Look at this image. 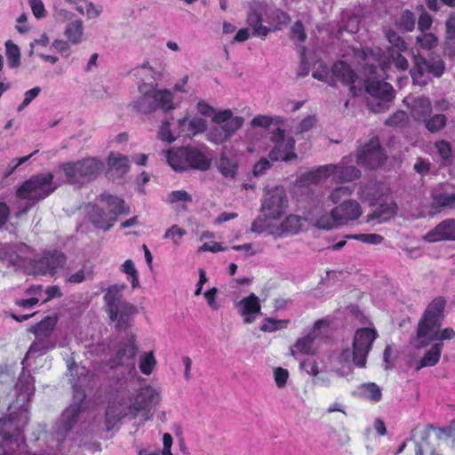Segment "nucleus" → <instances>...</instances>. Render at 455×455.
<instances>
[{
  "mask_svg": "<svg viewBox=\"0 0 455 455\" xmlns=\"http://www.w3.org/2000/svg\"><path fill=\"white\" fill-rule=\"evenodd\" d=\"M388 43L391 44L388 49L390 51H406L407 45L403 39L394 30H388L386 34Z\"/></svg>",
  "mask_w": 455,
  "mask_h": 455,
  "instance_id": "obj_48",
  "label": "nucleus"
},
{
  "mask_svg": "<svg viewBox=\"0 0 455 455\" xmlns=\"http://www.w3.org/2000/svg\"><path fill=\"white\" fill-rule=\"evenodd\" d=\"M289 323L288 320H275L267 317L260 326V330L265 332H272L277 330L284 329Z\"/></svg>",
  "mask_w": 455,
  "mask_h": 455,
  "instance_id": "obj_50",
  "label": "nucleus"
},
{
  "mask_svg": "<svg viewBox=\"0 0 455 455\" xmlns=\"http://www.w3.org/2000/svg\"><path fill=\"white\" fill-rule=\"evenodd\" d=\"M354 239L371 244H379L383 237L378 234H359L351 236Z\"/></svg>",
  "mask_w": 455,
  "mask_h": 455,
  "instance_id": "obj_59",
  "label": "nucleus"
},
{
  "mask_svg": "<svg viewBox=\"0 0 455 455\" xmlns=\"http://www.w3.org/2000/svg\"><path fill=\"white\" fill-rule=\"evenodd\" d=\"M108 349L111 355L108 364L111 369L126 366L130 369V374H136L135 356L138 347L135 343V336L132 333L127 332L125 338L122 339H111Z\"/></svg>",
  "mask_w": 455,
  "mask_h": 455,
  "instance_id": "obj_9",
  "label": "nucleus"
},
{
  "mask_svg": "<svg viewBox=\"0 0 455 455\" xmlns=\"http://www.w3.org/2000/svg\"><path fill=\"white\" fill-rule=\"evenodd\" d=\"M32 254V248L24 243H8L7 261L13 266L22 267Z\"/></svg>",
  "mask_w": 455,
  "mask_h": 455,
  "instance_id": "obj_25",
  "label": "nucleus"
},
{
  "mask_svg": "<svg viewBox=\"0 0 455 455\" xmlns=\"http://www.w3.org/2000/svg\"><path fill=\"white\" fill-rule=\"evenodd\" d=\"M429 243L455 240V219H446L431 229L425 236Z\"/></svg>",
  "mask_w": 455,
  "mask_h": 455,
  "instance_id": "obj_22",
  "label": "nucleus"
},
{
  "mask_svg": "<svg viewBox=\"0 0 455 455\" xmlns=\"http://www.w3.org/2000/svg\"><path fill=\"white\" fill-rule=\"evenodd\" d=\"M83 32L84 23L80 19L72 20L66 26L65 35L73 44H78L82 42Z\"/></svg>",
  "mask_w": 455,
  "mask_h": 455,
  "instance_id": "obj_37",
  "label": "nucleus"
},
{
  "mask_svg": "<svg viewBox=\"0 0 455 455\" xmlns=\"http://www.w3.org/2000/svg\"><path fill=\"white\" fill-rule=\"evenodd\" d=\"M334 216H339L342 224L348 220H355L362 214L361 206L355 200H345L333 209Z\"/></svg>",
  "mask_w": 455,
  "mask_h": 455,
  "instance_id": "obj_26",
  "label": "nucleus"
},
{
  "mask_svg": "<svg viewBox=\"0 0 455 455\" xmlns=\"http://www.w3.org/2000/svg\"><path fill=\"white\" fill-rule=\"evenodd\" d=\"M315 124V116H308L300 121V123L296 127L295 133L299 134V133L308 132L309 130H311L313 128Z\"/></svg>",
  "mask_w": 455,
  "mask_h": 455,
  "instance_id": "obj_61",
  "label": "nucleus"
},
{
  "mask_svg": "<svg viewBox=\"0 0 455 455\" xmlns=\"http://www.w3.org/2000/svg\"><path fill=\"white\" fill-rule=\"evenodd\" d=\"M288 205L285 189L283 187H275L268 190L265 195L261 204V212L265 217L279 219Z\"/></svg>",
  "mask_w": 455,
  "mask_h": 455,
  "instance_id": "obj_19",
  "label": "nucleus"
},
{
  "mask_svg": "<svg viewBox=\"0 0 455 455\" xmlns=\"http://www.w3.org/2000/svg\"><path fill=\"white\" fill-rule=\"evenodd\" d=\"M186 233L185 229L179 228L177 225H173L166 230L164 235V239H172L174 244H179Z\"/></svg>",
  "mask_w": 455,
  "mask_h": 455,
  "instance_id": "obj_55",
  "label": "nucleus"
},
{
  "mask_svg": "<svg viewBox=\"0 0 455 455\" xmlns=\"http://www.w3.org/2000/svg\"><path fill=\"white\" fill-rule=\"evenodd\" d=\"M238 311L243 316L244 323H251L256 320V315L261 314L259 299L251 293L249 296L242 299L237 304Z\"/></svg>",
  "mask_w": 455,
  "mask_h": 455,
  "instance_id": "obj_24",
  "label": "nucleus"
},
{
  "mask_svg": "<svg viewBox=\"0 0 455 455\" xmlns=\"http://www.w3.org/2000/svg\"><path fill=\"white\" fill-rule=\"evenodd\" d=\"M192 196L185 190H176L172 191L169 195V201L171 203H178V202H192Z\"/></svg>",
  "mask_w": 455,
  "mask_h": 455,
  "instance_id": "obj_60",
  "label": "nucleus"
},
{
  "mask_svg": "<svg viewBox=\"0 0 455 455\" xmlns=\"http://www.w3.org/2000/svg\"><path fill=\"white\" fill-rule=\"evenodd\" d=\"M432 113V105L427 98H419L415 101L413 115L419 121H424Z\"/></svg>",
  "mask_w": 455,
  "mask_h": 455,
  "instance_id": "obj_41",
  "label": "nucleus"
},
{
  "mask_svg": "<svg viewBox=\"0 0 455 455\" xmlns=\"http://www.w3.org/2000/svg\"><path fill=\"white\" fill-rule=\"evenodd\" d=\"M435 147L443 163H446L450 160L451 156V147L448 141H436Z\"/></svg>",
  "mask_w": 455,
  "mask_h": 455,
  "instance_id": "obj_54",
  "label": "nucleus"
},
{
  "mask_svg": "<svg viewBox=\"0 0 455 455\" xmlns=\"http://www.w3.org/2000/svg\"><path fill=\"white\" fill-rule=\"evenodd\" d=\"M396 213L395 204H380L371 215V220H377L378 222H385L394 217Z\"/></svg>",
  "mask_w": 455,
  "mask_h": 455,
  "instance_id": "obj_43",
  "label": "nucleus"
},
{
  "mask_svg": "<svg viewBox=\"0 0 455 455\" xmlns=\"http://www.w3.org/2000/svg\"><path fill=\"white\" fill-rule=\"evenodd\" d=\"M306 219L301 218L298 215H289L281 223V229L283 233L298 234L302 226L304 225Z\"/></svg>",
  "mask_w": 455,
  "mask_h": 455,
  "instance_id": "obj_38",
  "label": "nucleus"
},
{
  "mask_svg": "<svg viewBox=\"0 0 455 455\" xmlns=\"http://www.w3.org/2000/svg\"><path fill=\"white\" fill-rule=\"evenodd\" d=\"M275 381L278 387H283L286 385L289 372L286 369L278 367L274 371Z\"/></svg>",
  "mask_w": 455,
  "mask_h": 455,
  "instance_id": "obj_63",
  "label": "nucleus"
},
{
  "mask_svg": "<svg viewBox=\"0 0 455 455\" xmlns=\"http://www.w3.org/2000/svg\"><path fill=\"white\" fill-rule=\"evenodd\" d=\"M316 227L322 229H331L343 225L339 216H334L333 210L330 215H323L316 220Z\"/></svg>",
  "mask_w": 455,
  "mask_h": 455,
  "instance_id": "obj_47",
  "label": "nucleus"
},
{
  "mask_svg": "<svg viewBox=\"0 0 455 455\" xmlns=\"http://www.w3.org/2000/svg\"><path fill=\"white\" fill-rule=\"evenodd\" d=\"M360 390L363 396L374 403L379 402L381 400V390L379 387L373 382L363 384L360 387Z\"/></svg>",
  "mask_w": 455,
  "mask_h": 455,
  "instance_id": "obj_45",
  "label": "nucleus"
},
{
  "mask_svg": "<svg viewBox=\"0 0 455 455\" xmlns=\"http://www.w3.org/2000/svg\"><path fill=\"white\" fill-rule=\"evenodd\" d=\"M352 156H344L338 164H325L305 172L300 181L305 184H316L322 180L332 177L338 182H352L361 177V171L354 165Z\"/></svg>",
  "mask_w": 455,
  "mask_h": 455,
  "instance_id": "obj_4",
  "label": "nucleus"
},
{
  "mask_svg": "<svg viewBox=\"0 0 455 455\" xmlns=\"http://www.w3.org/2000/svg\"><path fill=\"white\" fill-rule=\"evenodd\" d=\"M407 115L404 111H396L394 115L389 116L385 124L389 126H399L405 122Z\"/></svg>",
  "mask_w": 455,
  "mask_h": 455,
  "instance_id": "obj_62",
  "label": "nucleus"
},
{
  "mask_svg": "<svg viewBox=\"0 0 455 455\" xmlns=\"http://www.w3.org/2000/svg\"><path fill=\"white\" fill-rule=\"evenodd\" d=\"M166 158L169 165L176 172L188 169L207 171L211 167L212 157L206 148L196 147H180L167 151Z\"/></svg>",
  "mask_w": 455,
  "mask_h": 455,
  "instance_id": "obj_5",
  "label": "nucleus"
},
{
  "mask_svg": "<svg viewBox=\"0 0 455 455\" xmlns=\"http://www.w3.org/2000/svg\"><path fill=\"white\" fill-rule=\"evenodd\" d=\"M7 65L10 68H16L20 65V51L17 44L8 40L5 43Z\"/></svg>",
  "mask_w": 455,
  "mask_h": 455,
  "instance_id": "obj_42",
  "label": "nucleus"
},
{
  "mask_svg": "<svg viewBox=\"0 0 455 455\" xmlns=\"http://www.w3.org/2000/svg\"><path fill=\"white\" fill-rule=\"evenodd\" d=\"M156 363L153 352L146 353L140 357L139 368L145 375H149Z\"/></svg>",
  "mask_w": 455,
  "mask_h": 455,
  "instance_id": "obj_51",
  "label": "nucleus"
},
{
  "mask_svg": "<svg viewBox=\"0 0 455 455\" xmlns=\"http://www.w3.org/2000/svg\"><path fill=\"white\" fill-rule=\"evenodd\" d=\"M123 271L127 274L128 280L131 282L132 287L134 289L139 286L138 271L135 268L132 259H127L122 265Z\"/></svg>",
  "mask_w": 455,
  "mask_h": 455,
  "instance_id": "obj_52",
  "label": "nucleus"
},
{
  "mask_svg": "<svg viewBox=\"0 0 455 455\" xmlns=\"http://www.w3.org/2000/svg\"><path fill=\"white\" fill-rule=\"evenodd\" d=\"M69 383L74 391L73 403L62 412L57 422L56 435L59 440H64L75 426L82 420L85 413L84 387H88L92 379L90 371L76 363L68 364Z\"/></svg>",
  "mask_w": 455,
  "mask_h": 455,
  "instance_id": "obj_2",
  "label": "nucleus"
},
{
  "mask_svg": "<svg viewBox=\"0 0 455 455\" xmlns=\"http://www.w3.org/2000/svg\"><path fill=\"white\" fill-rule=\"evenodd\" d=\"M313 77L327 83L330 86H336L338 82H340L343 85L349 87L352 96H357V92L355 82L357 79L356 73L351 68V67L343 60L335 62L331 69L323 68L322 70H315L312 74Z\"/></svg>",
  "mask_w": 455,
  "mask_h": 455,
  "instance_id": "obj_13",
  "label": "nucleus"
},
{
  "mask_svg": "<svg viewBox=\"0 0 455 455\" xmlns=\"http://www.w3.org/2000/svg\"><path fill=\"white\" fill-rule=\"evenodd\" d=\"M446 300L443 297L435 298L427 307L418 323L417 338L435 335L437 328H441L444 319Z\"/></svg>",
  "mask_w": 455,
  "mask_h": 455,
  "instance_id": "obj_14",
  "label": "nucleus"
},
{
  "mask_svg": "<svg viewBox=\"0 0 455 455\" xmlns=\"http://www.w3.org/2000/svg\"><path fill=\"white\" fill-rule=\"evenodd\" d=\"M60 186L54 180L52 172H42L32 175L16 190V196L20 199L40 202L51 196Z\"/></svg>",
  "mask_w": 455,
  "mask_h": 455,
  "instance_id": "obj_8",
  "label": "nucleus"
},
{
  "mask_svg": "<svg viewBox=\"0 0 455 455\" xmlns=\"http://www.w3.org/2000/svg\"><path fill=\"white\" fill-rule=\"evenodd\" d=\"M385 160L384 149L380 147L379 139L376 137L359 148L356 153L357 164L368 169L379 168L384 164Z\"/></svg>",
  "mask_w": 455,
  "mask_h": 455,
  "instance_id": "obj_18",
  "label": "nucleus"
},
{
  "mask_svg": "<svg viewBox=\"0 0 455 455\" xmlns=\"http://www.w3.org/2000/svg\"><path fill=\"white\" fill-rule=\"evenodd\" d=\"M158 138L164 141H168V142L174 141L175 138L172 134V132L170 129V124L168 121H164L162 123L159 132H158Z\"/></svg>",
  "mask_w": 455,
  "mask_h": 455,
  "instance_id": "obj_64",
  "label": "nucleus"
},
{
  "mask_svg": "<svg viewBox=\"0 0 455 455\" xmlns=\"http://www.w3.org/2000/svg\"><path fill=\"white\" fill-rule=\"evenodd\" d=\"M423 123L428 132L435 133L441 131L446 125L447 118L443 114H436L432 116L430 115Z\"/></svg>",
  "mask_w": 455,
  "mask_h": 455,
  "instance_id": "obj_44",
  "label": "nucleus"
},
{
  "mask_svg": "<svg viewBox=\"0 0 455 455\" xmlns=\"http://www.w3.org/2000/svg\"><path fill=\"white\" fill-rule=\"evenodd\" d=\"M444 61L437 55H429L428 58L420 54L413 55V66L410 74L414 84L425 86L430 80V76L441 77L444 72Z\"/></svg>",
  "mask_w": 455,
  "mask_h": 455,
  "instance_id": "obj_12",
  "label": "nucleus"
},
{
  "mask_svg": "<svg viewBox=\"0 0 455 455\" xmlns=\"http://www.w3.org/2000/svg\"><path fill=\"white\" fill-rule=\"evenodd\" d=\"M135 307L124 300L116 305L107 312L111 321L116 322V331H121L127 328L130 317L135 313Z\"/></svg>",
  "mask_w": 455,
  "mask_h": 455,
  "instance_id": "obj_23",
  "label": "nucleus"
},
{
  "mask_svg": "<svg viewBox=\"0 0 455 455\" xmlns=\"http://www.w3.org/2000/svg\"><path fill=\"white\" fill-rule=\"evenodd\" d=\"M179 128L181 132H188V136L196 135L206 131L207 122L199 116H194L191 119L185 116L179 120Z\"/></svg>",
  "mask_w": 455,
  "mask_h": 455,
  "instance_id": "obj_28",
  "label": "nucleus"
},
{
  "mask_svg": "<svg viewBox=\"0 0 455 455\" xmlns=\"http://www.w3.org/2000/svg\"><path fill=\"white\" fill-rule=\"evenodd\" d=\"M126 417L131 419L128 406L120 409L115 404L108 405L106 411V425L108 429H111L116 422Z\"/></svg>",
  "mask_w": 455,
  "mask_h": 455,
  "instance_id": "obj_35",
  "label": "nucleus"
},
{
  "mask_svg": "<svg viewBox=\"0 0 455 455\" xmlns=\"http://www.w3.org/2000/svg\"><path fill=\"white\" fill-rule=\"evenodd\" d=\"M443 347V342L435 343L421 358L417 369L419 370L423 367H430L435 365L440 360Z\"/></svg>",
  "mask_w": 455,
  "mask_h": 455,
  "instance_id": "obj_33",
  "label": "nucleus"
},
{
  "mask_svg": "<svg viewBox=\"0 0 455 455\" xmlns=\"http://www.w3.org/2000/svg\"><path fill=\"white\" fill-rule=\"evenodd\" d=\"M355 184L338 187L331 191L330 199L332 201V203L337 204L342 196L351 195L355 189Z\"/></svg>",
  "mask_w": 455,
  "mask_h": 455,
  "instance_id": "obj_53",
  "label": "nucleus"
},
{
  "mask_svg": "<svg viewBox=\"0 0 455 455\" xmlns=\"http://www.w3.org/2000/svg\"><path fill=\"white\" fill-rule=\"evenodd\" d=\"M133 76L141 77L142 83L139 85L140 97L133 102V108L142 114H150L157 109L168 111L173 108L172 93L168 90H157L150 78L156 81V72L149 66L148 61L132 70Z\"/></svg>",
  "mask_w": 455,
  "mask_h": 455,
  "instance_id": "obj_3",
  "label": "nucleus"
},
{
  "mask_svg": "<svg viewBox=\"0 0 455 455\" xmlns=\"http://www.w3.org/2000/svg\"><path fill=\"white\" fill-rule=\"evenodd\" d=\"M403 51H390L388 53L395 66L401 70H406L409 67L407 60L402 55Z\"/></svg>",
  "mask_w": 455,
  "mask_h": 455,
  "instance_id": "obj_58",
  "label": "nucleus"
},
{
  "mask_svg": "<svg viewBox=\"0 0 455 455\" xmlns=\"http://www.w3.org/2000/svg\"><path fill=\"white\" fill-rule=\"evenodd\" d=\"M381 195L379 185L374 180H369L365 184H361L358 190L360 199L369 203L370 205H374Z\"/></svg>",
  "mask_w": 455,
  "mask_h": 455,
  "instance_id": "obj_29",
  "label": "nucleus"
},
{
  "mask_svg": "<svg viewBox=\"0 0 455 455\" xmlns=\"http://www.w3.org/2000/svg\"><path fill=\"white\" fill-rule=\"evenodd\" d=\"M56 316H46L41 322L37 323L29 329L35 335V340L31 343L22 364L25 361L33 356H41L56 347V339L53 331L57 324Z\"/></svg>",
  "mask_w": 455,
  "mask_h": 455,
  "instance_id": "obj_7",
  "label": "nucleus"
},
{
  "mask_svg": "<svg viewBox=\"0 0 455 455\" xmlns=\"http://www.w3.org/2000/svg\"><path fill=\"white\" fill-rule=\"evenodd\" d=\"M103 168V163L95 157H87L59 165L63 172L66 183L83 186L94 180Z\"/></svg>",
  "mask_w": 455,
  "mask_h": 455,
  "instance_id": "obj_6",
  "label": "nucleus"
},
{
  "mask_svg": "<svg viewBox=\"0 0 455 455\" xmlns=\"http://www.w3.org/2000/svg\"><path fill=\"white\" fill-rule=\"evenodd\" d=\"M271 141L274 143L273 148L270 150L268 156L271 161L289 162L297 159L295 153V140L292 137H285L284 131L276 128L271 136Z\"/></svg>",
  "mask_w": 455,
  "mask_h": 455,
  "instance_id": "obj_16",
  "label": "nucleus"
},
{
  "mask_svg": "<svg viewBox=\"0 0 455 455\" xmlns=\"http://www.w3.org/2000/svg\"><path fill=\"white\" fill-rule=\"evenodd\" d=\"M159 400L160 395L156 389L151 386L142 387L134 397L131 399V404L128 406L131 419H135L140 411L145 412V420L150 419V410L152 406L159 403Z\"/></svg>",
  "mask_w": 455,
  "mask_h": 455,
  "instance_id": "obj_17",
  "label": "nucleus"
},
{
  "mask_svg": "<svg viewBox=\"0 0 455 455\" xmlns=\"http://www.w3.org/2000/svg\"><path fill=\"white\" fill-rule=\"evenodd\" d=\"M219 172L226 178L235 179L237 174L238 164L235 157H229L222 153L217 161Z\"/></svg>",
  "mask_w": 455,
  "mask_h": 455,
  "instance_id": "obj_31",
  "label": "nucleus"
},
{
  "mask_svg": "<svg viewBox=\"0 0 455 455\" xmlns=\"http://www.w3.org/2000/svg\"><path fill=\"white\" fill-rule=\"evenodd\" d=\"M212 120L218 125L210 130L208 139L217 145L228 141L244 123L243 117H234L233 112L230 109H224L219 112L215 110Z\"/></svg>",
  "mask_w": 455,
  "mask_h": 455,
  "instance_id": "obj_11",
  "label": "nucleus"
},
{
  "mask_svg": "<svg viewBox=\"0 0 455 455\" xmlns=\"http://www.w3.org/2000/svg\"><path fill=\"white\" fill-rule=\"evenodd\" d=\"M125 288V283L113 284L108 288L107 292L104 295L107 311L116 305L124 301L122 298V292Z\"/></svg>",
  "mask_w": 455,
  "mask_h": 455,
  "instance_id": "obj_34",
  "label": "nucleus"
},
{
  "mask_svg": "<svg viewBox=\"0 0 455 455\" xmlns=\"http://www.w3.org/2000/svg\"><path fill=\"white\" fill-rule=\"evenodd\" d=\"M67 258L59 250H48L31 261V267L35 275H54L58 270L66 265Z\"/></svg>",
  "mask_w": 455,
  "mask_h": 455,
  "instance_id": "obj_15",
  "label": "nucleus"
},
{
  "mask_svg": "<svg viewBox=\"0 0 455 455\" xmlns=\"http://www.w3.org/2000/svg\"><path fill=\"white\" fill-rule=\"evenodd\" d=\"M322 321H317L315 323V328L307 335L299 339L295 344V347L301 353L309 355L313 352V342L316 338L315 329L319 328Z\"/></svg>",
  "mask_w": 455,
  "mask_h": 455,
  "instance_id": "obj_39",
  "label": "nucleus"
},
{
  "mask_svg": "<svg viewBox=\"0 0 455 455\" xmlns=\"http://www.w3.org/2000/svg\"><path fill=\"white\" fill-rule=\"evenodd\" d=\"M433 205L440 207H450L455 209V193H445L441 188H435L432 191Z\"/></svg>",
  "mask_w": 455,
  "mask_h": 455,
  "instance_id": "obj_36",
  "label": "nucleus"
},
{
  "mask_svg": "<svg viewBox=\"0 0 455 455\" xmlns=\"http://www.w3.org/2000/svg\"><path fill=\"white\" fill-rule=\"evenodd\" d=\"M274 120L277 124L282 123V118L281 117L272 118V117L267 116H261V115H259V116H255L251 121V125L253 126V127L267 128V127H269L271 125V124L273 123Z\"/></svg>",
  "mask_w": 455,
  "mask_h": 455,
  "instance_id": "obj_56",
  "label": "nucleus"
},
{
  "mask_svg": "<svg viewBox=\"0 0 455 455\" xmlns=\"http://www.w3.org/2000/svg\"><path fill=\"white\" fill-rule=\"evenodd\" d=\"M88 217L96 228L104 231L110 229L116 221L115 220V213L108 212L104 206H100L97 202L95 204L89 206Z\"/></svg>",
  "mask_w": 455,
  "mask_h": 455,
  "instance_id": "obj_21",
  "label": "nucleus"
},
{
  "mask_svg": "<svg viewBox=\"0 0 455 455\" xmlns=\"http://www.w3.org/2000/svg\"><path fill=\"white\" fill-rule=\"evenodd\" d=\"M416 23L415 15L410 10H404L396 21V26L405 31L411 32L414 29Z\"/></svg>",
  "mask_w": 455,
  "mask_h": 455,
  "instance_id": "obj_46",
  "label": "nucleus"
},
{
  "mask_svg": "<svg viewBox=\"0 0 455 455\" xmlns=\"http://www.w3.org/2000/svg\"><path fill=\"white\" fill-rule=\"evenodd\" d=\"M129 160L127 156L111 154L108 157L110 171H116L118 176H123L129 171Z\"/></svg>",
  "mask_w": 455,
  "mask_h": 455,
  "instance_id": "obj_40",
  "label": "nucleus"
},
{
  "mask_svg": "<svg viewBox=\"0 0 455 455\" xmlns=\"http://www.w3.org/2000/svg\"><path fill=\"white\" fill-rule=\"evenodd\" d=\"M247 24L252 29L254 36L266 37L270 28L262 25V15L255 9H251L247 16Z\"/></svg>",
  "mask_w": 455,
  "mask_h": 455,
  "instance_id": "obj_32",
  "label": "nucleus"
},
{
  "mask_svg": "<svg viewBox=\"0 0 455 455\" xmlns=\"http://www.w3.org/2000/svg\"><path fill=\"white\" fill-rule=\"evenodd\" d=\"M378 334L374 329L360 328L354 336L353 349L346 348L339 355L341 362H353L359 368L366 365L367 356Z\"/></svg>",
  "mask_w": 455,
  "mask_h": 455,
  "instance_id": "obj_10",
  "label": "nucleus"
},
{
  "mask_svg": "<svg viewBox=\"0 0 455 455\" xmlns=\"http://www.w3.org/2000/svg\"><path fill=\"white\" fill-rule=\"evenodd\" d=\"M430 429L434 430L437 439L450 438L452 447L455 448V419L447 427H431Z\"/></svg>",
  "mask_w": 455,
  "mask_h": 455,
  "instance_id": "obj_49",
  "label": "nucleus"
},
{
  "mask_svg": "<svg viewBox=\"0 0 455 455\" xmlns=\"http://www.w3.org/2000/svg\"><path fill=\"white\" fill-rule=\"evenodd\" d=\"M366 92L376 100V108L374 111L381 112L388 108V103L395 98L393 86L381 80L369 79L366 84Z\"/></svg>",
  "mask_w": 455,
  "mask_h": 455,
  "instance_id": "obj_20",
  "label": "nucleus"
},
{
  "mask_svg": "<svg viewBox=\"0 0 455 455\" xmlns=\"http://www.w3.org/2000/svg\"><path fill=\"white\" fill-rule=\"evenodd\" d=\"M454 337L455 331L452 328L448 327L442 331H440V328H437L435 335L429 334L416 338L415 347L419 349L427 347L432 341L438 340L442 342L443 340L451 339Z\"/></svg>",
  "mask_w": 455,
  "mask_h": 455,
  "instance_id": "obj_30",
  "label": "nucleus"
},
{
  "mask_svg": "<svg viewBox=\"0 0 455 455\" xmlns=\"http://www.w3.org/2000/svg\"><path fill=\"white\" fill-rule=\"evenodd\" d=\"M35 392L34 378L23 367L15 384L16 401L0 402V412L10 411L9 418H0V455H18L27 447L23 427L28 422V404ZM25 455H49L45 452L26 451Z\"/></svg>",
  "mask_w": 455,
  "mask_h": 455,
  "instance_id": "obj_1",
  "label": "nucleus"
},
{
  "mask_svg": "<svg viewBox=\"0 0 455 455\" xmlns=\"http://www.w3.org/2000/svg\"><path fill=\"white\" fill-rule=\"evenodd\" d=\"M98 204H102L106 211L109 213H115V220L117 216L129 212V208L125 206L124 201L117 196L110 194H101L96 198Z\"/></svg>",
  "mask_w": 455,
  "mask_h": 455,
  "instance_id": "obj_27",
  "label": "nucleus"
},
{
  "mask_svg": "<svg viewBox=\"0 0 455 455\" xmlns=\"http://www.w3.org/2000/svg\"><path fill=\"white\" fill-rule=\"evenodd\" d=\"M419 44L425 49H431L437 44L436 36L432 33H423L417 37Z\"/></svg>",
  "mask_w": 455,
  "mask_h": 455,
  "instance_id": "obj_57",
  "label": "nucleus"
}]
</instances>
